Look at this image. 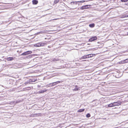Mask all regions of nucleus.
Listing matches in <instances>:
<instances>
[{
  "instance_id": "2f4dec72",
  "label": "nucleus",
  "mask_w": 128,
  "mask_h": 128,
  "mask_svg": "<svg viewBox=\"0 0 128 128\" xmlns=\"http://www.w3.org/2000/svg\"><path fill=\"white\" fill-rule=\"evenodd\" d=\"M43 33V32H38L37 33V34H42V33Z\"/></svg>"
},
{
  "instance_id": "79ce46f5",
  "label": "nucleus",
  "mask_w": 128,
  "mask_h": 128,
  "mask_svg": "<svg viewBox=\"0 0 128 128\" xmlns=\"http://www.w3.org/2000/svg\"><path fill=\"white\" fill-rule=\"evenodd\" d=\"M104 84H106V82H104Z\"/></svg>"
},
{
  "instance_id": "ea45409f",
  "label": "nucleus",
  "mask_w": 128,
  "mask_h": 128,
  "mask_svg": "<svg viewBox=\"0 0 128 128\" xmlns=\"http://www.w3.org/2000/svg\"><path fill=\"white\" fill-rule=\"evenodd\" d=\"M3 3L2 2H0V4H2Z\"/></svg>"
},
{
  "instance_id": "412c9836",
  "label": "nucleus",
  "mask_w": 128,
  "mask_h": 128,
  "mask_svg": "<svg viewBox=\"0 0 128 128\" xmlns=\"http://www.w3.org/2000/svg\"><path fill=\"white\" fill-rule=\"evenodd\" d=\"M26 52L28 54H30L32 53V52L30 50H28Z\"/></svg>"
},
{
  "instance_id": "b1692460",
  "label": "nucleus",
  "mask_w": 128,
  "mask_h": 128,
  "mask_svg": "<svg viewBox=\"0 0 128 128\" xmlns=\"http://www.w3.org/2000/svg\"><path fill=\"white\" fill-rule=\"evenodd\" d=\"M49 85H50V86H55L54 84V82L49 84Z\"/></svg>"
},
{
  "instance_id": "c9c22d12",
  "label": "nucleus",
  "mask_w": 128,
  "mask_h": 128,
  "mask_svg": "<svg viewBox=\"0 0 128 128\" xmlns=\"http://www.w3.org/2000/svg\"><path fill=\"white\" fill-rule=\"evenodd\" d=\"M28 83V82H26L24 83L25 84H26Z\"/></svg>"
},
{
  "instance_id": "4be33fe9",
  "label": "nucleus",
  "mask_w": 128,
  "mask_h": 128,
  "mask_svg": "<svg viewBox=\"0 0 128 128\" xmlns=\"http://www.w3.org/2000/svg\"><path fill=\"white\" fill-rule=\"evenodd\" d=\"M106 77H105V79L104 78V79L106 80V79H108L110 77V74H108V75H106Z\"/></svg>"
},
{
  "instance_id": "39448f33",
  "label": "nucleus",
  "mask_w": 128,
  "mask_h": 128,
  "mask_svg": "<svg viewBox=\"0 0 128 128\" xmlns=\"http://www.w3.org/2000/svg\"><path fill=\"white\" fill-rule=\"evenodd\" d=\"M14 58L13 57H7V58H5L4 59V60H6L8 61H12L14 60Z\"/></svg>"
},
{
  "instance_id": "c756f323",
  "label": "nucleus",
  "mask_w": 128,
  "mask_h": 128,
  "mask_svg": "<svg viewBox=\"0 0 128 128\" xmlns=\"http://www.w3.org/2000/svg\"><path fill=\"white\" fill-rule=\"evenodd\" d=\"M86 56V58H90V57H89V54H87Z\"/></svg>"
},
{
  "instance_id": "f03ea898",
  "label": "nucleus",
  "mask_w": 128,
  "mask_h": 128,
  "mask_svg": "<svg viewBox=\"0 0 128 128\" xmlns=\"http://www.w3.org/2000/svg\"><path fill=\"white\" fill-rule=\"evenodd\" d=\"M91 5H84L80 8L81 10H83L86 9L90 8Z\"/></svg>"
},
{
  "instance_id": "a878e982",
  "label": "nucleus",
  "mask_w": 128,
  "mask_h": 128,
  "mask_svg": "<svg viewBox=\"0 0 128 128\" xmlns=\"http://www.w3.org/2000/svg\"><path fill=\"white\" fill-rule=\"evenodd\" d=\"M30 87H28L26 88V90H30Z\"/></svg>"
},
{
  "instance_id": "393cba45",
  "label": "nucleus",
  "mask_w": 128,
  "mask_h": 128,
  "mask_svg": "<svg viewBox=\"0 0 128 128\" xmlns=\"http://www.w3.org/2000/svg\"><path fill=\"white\" fill-rule=\"evenodd\" d=\"M85 2L84 0H82V1H77V2L78 3L79 2V3H82L84 2Z\"/></svg>"
},
{
  "instance_id": "6ab92c4d",
  "label": "nucleus",
  "mask_w": 128,
  "mask_h": 128,
  "mask_svg": "<svg viewBox=\"0 0 128 128\" xmlns=\"http://www.w3.org/2000/svg\"><path fill=\"white\" fill-rule=\"evenodd\" d=\"M32 55L30 54V55H29L28 56H26V58L28 59H29V58H31L32 57Z\"/></svg>"
},
{
  "instance_id": "cd10ccee",
  "label": "nucleus",
  "mask_w": 128,
  "mask_h": 128,
  "mask_svg": "<svg viewBox=\"0 0 128 128\" xmlns=\"http://www.w3.org/2000/svg\"><path fill=\"white\" fill-rule=\"evenodd\" d=\"M120 1L122 2H126L128 1V0H120Z\"/></svg>"
},
{
  "instance_id": "e433bc0d",
  "label": "nucleus",
  "mask_w": 128,
  "mask_h": 128,
  "mask_svg": "<svg viewBox=\"0 0 128 128\" xmlns=\"http://www.w3.org/2000/svg\"><path fill=\"white\" fill-rule=\"evenodd\" d=\"M86 60H82V61H86Z\"/></svg>"
},
{
  "instance_id": "1a4fd4ad",
  "label": "nucleus",
  "mask_w": 128,
  "mask_h": 128,
  "mask_svg": "<svg viewBox=\"0 0 128 128\" xmlns=\"http://www.w3.org/2000/svg\"><path fill=\"white\" fill-rule=\"evenodd\" d=\"M105 106H106V107H112V106H114V105L113 103H112L110 104H108V105H106Z\"/></svg>"
},
{
  "instance_id": "9b49d317",
  "label": "nucleus",
  "mask_w": 128,
  "mask_h": 128,
  "mask_svg": "<svg viewBox=\"0 0 128 128\" xmlns=\"http://www.w3.org/2000/svg\"><path fill=\"white\" fill-rule=\"evenodd\" d=\"M63 81H58L55 82H54V84L55 85L57 84H58L62 83Z\"/></svg>"
},
{
  "instance_id": "72a5a7b5",
  "label": "nucleus",
  "mask_w": 128,
  "mask_h": 128,
  "mask_svg": "<svg viewBox=\"0 0 128 128\" xmlns=\"http://www.w3.org/2000/svg\"><path fill=\"white\" fill-rule=\"evenodd\" d=\"M126 16V18L128 17V14H125Z\"/></svg>"
},
{
  "instance_id": "4c0bfd02",
  "label": "nucleus",
  "mask_w": 128,
  "mask_h": 128,
  "mask_svg": "<svg viewBox=\"0 0 128 128\" xmlns=\"http://www.w3.org/2000/svg\"><path fill=\"white\" fill-rule=\"evenodd\" d=\"M106 60H104V64H105L106 63Z\"/></svg>"
},
{
  "instance_id": "a211bd4d",
  "label": "nucleus",
  "mask_w": 128,
  "mask_h": 128,
  "mask_svg": "<svg viewBox=\"0 0 128 128\" xmlns=\"http://www.w3.org/2000/svg\"><path fill=\"white\" fill-rule=\"evenodd\" d=\"M89 57L90 58H92L93 56H95L96 54H89Z\"/></svg>"
},
{
  "instance_id": "f704fd0d",
  "label": "nucleus",
  "mask_w": 128,
  "mask_h": 128,
  "mask_svg": "<svg viewBox=\"0 0 128 128\" xmlns=\"http://www.w3.org/2000/svg\"><path fill=\"white\" fill-rule=\"evenodd\" d=\"M125 4L127 6H128V2L127 3H126Z\"/></svg>"
},
{
  "instance_id": "f3484780",
  "label": "nucleus",
  "mask_w": 128,
  "mask_h": 128,
  "mask_svg": "<svg viewBox=\"0 0 128 128\" xmlns=\"http://www.w3.org/2000/svg\"><path fill=\"white\" fill-rule=\"evenodd\" d=\"M27 55H28L27 53L26 52V51L25 52H24L22 53V54L20 56H26Z\"/></svg>"
},
{
  "instance_id": "a19ab883",
  "label": "nucleus",
  "mask_w": 128,
  "mask_h": 128,
  "mask_svg": "<svg viewBox=\"0 0 128 128\" xmlns=\"http://www.w3.org/2000/svg\"><path fill=\"white\" fill-rule=\"evenodd\" d=\"M88 44V45H89V44Z\"/></svg>"
},
{
  "instance_id": "2eb2a0df",
  "label": "nucleus",
  "mask_w": 128,
  "mask_h": 128,
  "mask_svg": "<svg viewBox=\"0 0 128 128\" xmlns=\"http://www.w3.org/2000/svg\"><path fill=\"white\" fill-rule=\"evenodd\" d=\"M110 99L108 98H104V102H106L110 101Z\"/></svg>"
},
{
  "instance_id": "ddd939ff",
  "label": "nucleus",
  "mask_w": 128,
  "mask_h": 128,
  "mask_svg": "<svg viewBox=\"0 0 128 128\" xmlns=\"http://www.w3.org/2000/svg\"><path fill=\"white\" fill-rule=\"evenodd\" d=\"M122 63H125L128 62V58L122 60Z\"/></svg>"
},
{
  "instance_id": "aec40b11",
  "label": "nucleus",
  "mask_w": 128,
  "mask_h": 128,
  "mask_svg": "<svg viewBox=\"0 0 128 128\" xmlns=\"http://www.w3.org/2000/svg\"><path fill=\"white\" fill-rule=\"evenodd\" d=\"M59 0H55L54 2V4H56L58 3L59 1Z\"/></svg>"
},
{
  "instance_id": "6e6552de",
  "label": "nucleus",
  "mask_w": 128,
  "mask_h": 128,
  "mask_svg": "<svg viewBox=\"0 0 128 128\" xmlns=\"http://www.w3.org/2000/svg\"><path fill=\"white\" fill-rule=\"evenodd\" d=\"M47 90L44 89L42 90H39L38 92V93L39 94L43 93L44 92H46Z\"/></svg>"
},
{
  "instance_id": "bb28decb",
  "label": "nucleus",
  "mask_w": 128,
  "mask_h": 128,
  "mask_svg": "<svg viewBox=\"0 0 128 128\" xmlns=\"http://www.w3.org/2000/svg\"><path fill=\"white\" fill-rule=\"evenodd\" d=\"M85 58H86V55L84 56H82L80 58V59H85Z\"/></svg>"
},
{
  "instance_id": "4468645a",
  "label": "nucleus",
  "mask_w": 128,
  "mask_h": 128,
  "mask_svg": "<svg viewBox=\"0 0 128 128\" xmlns=\"http://www.w3.org/2000/svg\"><path fill=\"white\" fill-rule=\"evenodd\" d=\"M36 81V80H35L34 79H30L29 80V84L32 83V82H34Z\"/></svg>"
},
{
  "instance_id": "f257e3e1",
  "label": "nucleus",
  "mask_w": 128,
  "mask_h": 128,
  "mask_svg": "<svg viewBox=\"0 0 128 128\" xmlns=\"http://www.w3.org/2000/svg\"><path fill=\"white\" fill-rule=\"evenodd\" d=\"M46 44V43H45L42 42H38V43L34 45L35 47H38L40 46H43Z\"/></svg>"
},
{
  "instance_id": "58836bf2",
  "label": "nucleus",
  "mask_w": 128,
  "mask_h": 128,
  "mask_svg": "<svg viewBox=\"0 0 128 128\" xmlns=\"http://www.w3.org/2000/svg\"><path fill=\"white\" fill-rule=\"evenodd\" d=\"M2 4H0V6H2Z\"/></svg>"
},
{
  "instance_id": "9d476101",
  "label": "nucleus",
  "mask_w": 128,
  "mask_h": 128,
  "mask_svg": "<svg viewBox=\"0 0 128 128\" xmlns=\"http://www.w3.org/2000/svg\"><path fill=\"white\" fill-rule=\"evenodd\" d=\"M32 3L33 4H36L38 3V1L37 0H33Z\"/></svg>"
},
{
  "instance_id": "0eeeda50",
  "label": "nucleus",
  "mask_w": 128,
  "mask_h": 128,
  "mask_svg": "<svg viewBox=\"0 0 128 128\" xmlns=\"http://www.w3.org/2000/svg\"><path fill=\"white\" fill-rule=\"evenodd\" d=\"M80 87L78 86H75V88L73 89V90L76 91H78L79 90H80Z\"/></svg>"
},
{
  "instance_id": "dca6fc26",
  "label": "nucleus",
  "mask_w": 128,
  "mask_h": 128,
  "mask_svg": "<svg viewBox=\"0 0 128 128\" xmlns=\"http://www.w3.org/2000/svg\"><path fill=\"white\" fill-rule=\"evenodd\" d=\"M95 26V24L94 23L91 24L89 25V26L91 28H93Z\"/></svg>"
},
{
  "instance_id": "473e14b6",
  "label": "nucleus",
  "mask_w": 128,
  "mask_h": 128,
  "mask_svg": "<svg viewBox=\"0 0 128 128\" xmlns=\"http://www.w3.org/2000/svg\"><path fill=\"white\" fill-rule=\"evenodd\" d=\"M37 87H38V88H40V87H42L40 85H38L37 86Z\"/></svg>"
},
{
  "instance_id": "f8f14e48",
  "label": "nucleus",
  "mask_w": 128,
  "mask_h": 128,
  "mask_svg": "<svg viewBox=\"0 0 128 128\" xmlns=\"http://www.w3.org/2000/svg\"><path fill=\"white\" fill-rule=\"evenodd\" d=\"M85 110V109H80L78 110L77 112H84Z\"/></svg>"
},
{
  "instance_id": "20e7f679",
  "label": "nucleus",
  "mask_w": 128,
  "mask_h": 128,
  "mask_svg": "<svg viewBox=\"0 0 128 128\" xmlns=\"http://www.w3.org/2000/svg\"><path fill=\"white\" fill-rule=\"evenodd\" d=\"M78 3L77 2H71L70 4V5H71L72 6H75V8H74V9L76 8V6H75Z\"/></svg>"
},
{
  "instance_id": "423d86ee",
  "label": "nucleus",
  "mask_w": 128,
  "mask_h": 128,
  "mask_svg": "<svg viewBox=\"0 0 128 128\" xmlns=\"http://www.w3.org/2000/svg\"><path fill=\"white\" fill-rule=\"evenodd\" d=\"M113 103L114 106H118L121 104V102H114Z\"/></svg>"
},
{
  "instance_id": "7ed1b4c3",
  "label": "nucleus",
  "mask_w": 128,
  "mask_h": 128,
  "mask_svg": "<svg viewBox=\"0 0 128 128\" xmlns=\"http://www.w3.org/2000/svg\"><path fill=\"white\" fill-rule=\"evenodd\" d=\"M97 39V37L96 36H92L89 40L88 41L92 42Z\"/></svg>"
},
{
  "instance_id": "c85d7f7f",
  "label": "nucleus",
  "mask_w": 128,
  "mask_h": 128,
  "mask_svg": "<svg viewBox=\"0 0 128 128\" xmlns=\"http://www.w3.org/2000/svg\"><path fill=\"white\" fill-rule=\"evenodd\" d=\"M58 60V59H57L56 58H53L52 60V61L53 62H56V61H57Z\"/></svg>"
},
{
  "instance_id": "5701e85b",
  "label": "nucleus",
  "mask_w": 128,
  "mask_h": 128,
  "mask_svg": "<svg viewBox=\"0 0 128 128\" xmlns=\"http://www.w3.org/2000/svg\"><path fill=\"white\" fill-rule=\"evenodd\" d=\"M90 116V113H88L86 115V117L87 118H89Z\"/></svg>"
},
{
  "instance_id": "37998d69",
  "label": "nucleus",
  "mask_w": 128,
  "mask_h": 128,
  "mask_svg": "<svg viewBox=\"0 0 128 128\" xmlns=\"http://www.w3.org/2000/svg\"><path fill=\"white\" fill-rule=\"evenodd\" d=\"M3 57H4V56H3L2 57V58H3Z\"/></svg>"
},
{
  "instance_id": "7c9ffc66",
  "label": "nucleus",
  "mask_w": 128,
  "mask_h": 128,
  "mask_svg": "<svg viewBox=\"0 0 128 128\" xmlns=\"http://www.w3.org/2000/svg\"><path fill=\"white\" fill-rule=\"evenodd\" d=\"M126 16L125 15H123L122 16L121 18H126V17H125L126 16Z\"/></svg>"
}]
</instances>
